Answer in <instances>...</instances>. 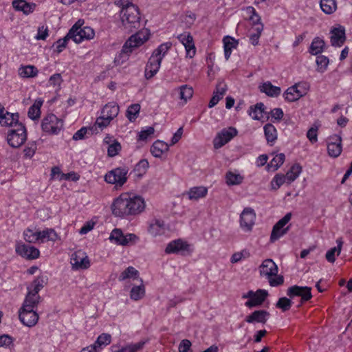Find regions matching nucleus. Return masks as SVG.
<instances>
[{
  "label": "nucleus",
  "instance_id": "31",
  "mask_svg": "<svg viewBox=\"0 0 352 352\" xmlns=\"http://www.w3.org/2000/svg\"><path fill=\"white\" fill-rule=\"evenodd\" d=\"M19 113H9L8 111H6L5 115L3 116V121L4 122H0V124L2 126H12L14 124L19 126H21V123L19 122Z\"/></svg>",
  "mask_w": 352,
  "mask_h": 352
},
{
  "label": "nucleus",
  "instance_id": "51",
  "mask_svg": "<svg viewBox=\"0 0 352 352\" xmlns=\"http://www.w3.org/2000/svg\"><path fill=\"white\" fill-rule=\"evenodd\" d=\"M316 64L318 66V71L319 72H324L329 64V58L323 55L317 56Z\"/></svg>",
  "mask_w": 352,
  "mask_h": 352
},
{
  "label": "nucleus",
  "instance_id": "56",
  "mask_svg": "<svg viewBox=\"0 0 352 352\" xmlns=\"http://www.w3.org/2000/svg\"><path fill=\"white\" fill-rule=\"evenodd\" d=\"M286 178L284 175L277 174L273 178L271 182L272 188L274 190H277L280 187L282 184H283L286 182Z\"/></svg>",
  "mask_w": 352,
  "mask_h": 352
},
{
  "label": "nucleus",
  "instance_id": "44",
  "mask_svg": "<svg viewBox=\"0 0 352 352\" xmlns=\"http://www.w3.org/2000/svg\"><path fill=\"white\" fill-rule=\"evenodd\" d=\"M245 12L249 16V19L252 22V28H256L258 24H263L261 22V17L253 7L249 6L246 8Z\"/></svg>",
  "mask_w": 352,
  "mask_h": 352
},
{
  "label": "nucleus",
  "instance_id": "47",
  "mask_svg": "<svg viewBox=\"0 0 352 352\" xmlns=\"http://www.w3.org/2000/svg\"><path fill=\"white\" fill-rule=\"evenodd\" d=\"M41 239L40 232L27 229L23 232V239L29 243H34Z\"/></svg>",
  "mask_w": 352,
  "mask_h": 352
},
{
  "label": "nucleus",
  "instance_id": "49",
  "mask_svg": "<svg viewBox=\"0 0 352 352\" xmlns=\"http://www.w3.org/2000/svg\"><path fill=\"white\" fill-rule=\"evenodd\" d=\"M170 43H165L163 44H161L153 52L152 56H155V58H160L161 60H162L163 57L166 54V53L168 52V49L170 47Z\"/></svg>",
  "mask_w": 352,
  "mask_h": 352
},
{
  "label": "nucleus",
  "instance_id": "22",
  "mask_svg": "<svg viewBox=\"0 0 352 352\" xmlns=\"http://www.w3.org/2000/svg\"><path fill=\"white\" fill-rule=\"evenodd\" d=\"M269 316L270 313L265 310H256L246 317L245 321L248 323L259 322L265 324Z\"/></svg>",
  "mask_w": 352,
  "mask_h": 352
},
{
  "label": "nucleus",
  "instance_id": "33",
  "mask_svg": "<svg viewBox=\"0 0 352 352\" xmlns=\"http://www.w3.org/2000/svg\"><path fill=\"white\" fill-rule=\"evenodd\" d=\"M336 243H337V247L331 248L326 253V255H325L326 259L329 263H334L336 261L335 254L337 252V255L338 256V255H340V254L341 252L342 247V244H343V241H342V239L341 238L338 239L336 240Z\"/></svg>",
  "mask_w": 352,
  "mask_h": 352
},
{
  "label": "nucleus",
  "instance_id": "58",
  "mask_svg": "<svg viewBox=\"0 0 352 352\" xmlns=\"http://www.w3.org/2000/svg\"><path fill=\"white\" fill-rule=\"evenodd\" d=\"M318 126L311 127L307 133V137L311 143H315L318 141Z\"/></svg>",
  "mask_w": 352,
  "mask_h": 352
},
{
  "label": "nucleus",
  "instance_id": "11",
  "mask_svg": "<svg viewBox=\"0 0 352 352\" xmlns=\"http://www.w3.org/2000/svg\"><path fill=\"white\" fill-rule=\"evenodd\" d=\"M237 135V130L234 127H229L221 130L213 140L214 147L218 149L230 141Z\"/></svg>",
  "mask_w": 352,
  "mask_h": 352
},
{
  "label": "nucleus",
  "instance_id": "23",
  "mask_svg": "<svg viewBox=\"0 0 352 352\" xmlns=\"http://www.w3.org/2000/svg\"><path fill=\"white\" fill-rule=\"evenodd\" d=\"M38 315L34 309L25 308L23 305V325L32 327L38 322Z\"/></svg>",
  "mask_w": 352,
  "mask_h": 352
},
{
  "label": "nucleus",
  "instance_id": "9",
  "mask_svg": "<svg viewBox=\"0 0 352 352\" xmlns=\"http://www.w3.org/2000/svg\"><path fill=\"white\" fill-rule=\"evenodd\" d=\"M82 22L78 20L69 30H73L72 40L76 43H80L84 39L89 40L94 38V31L90 27L81 28Z\"/></svg>",
  "mask_w": 352,
  "mask_h": 352
},
{
  "label": "nucleus",
  "instance_id": "60",
  "mask_svg": "<svg viewBox=\"0 0 352 352\" xmlns=\"http://www.w3.org/2000/svg\"><path fill=\"white\" fill-rule=\"evenodd\" d=\"M48 35L47 27L42 25L38 28V33L35 38L37 40H45Z\"/></svg>",
  "mask_w": 352,
  "mask_h": 352
},
{
  "label": "nucleus",
  "instance_id": "26",
  "mask_svg": "<svg viewBox=\"0 0 352 352\" xmlns=\"http://www.w3.org/2000/svg\"><path fill=\"white\" fill-rule=\"evenodd\" d=\"M148 231L153 236L163 234L165 232L164 222L160 219H154L150 224Z\"/></svg>",
  "mask_w": 352,
  "mask_h": 352
},
{
  "label": "nucleus",
  "instance_id": "62",
  "mask_svg": "<svg viewBox=\"0 0 352 352\" xmlns=\"http://www.w3.org/2000/svg\"><path fill=\"white\" fill-rule=\"evenodd\" d=\"M254 107L258 110V114L253 115L252 118L254 120H259L263 117L265 107L262 102L257 103Z\"/></svg>",
  "mask_w": 352,
  "mask_h": 352
},
{
  "label": "nucleus",
  "instance_id": "1",
  "mask_svg": "<svg viewBox=\"0 0 352 352\" xmlns=\"http://www.w3.org/2000/svg\"><path fill=\"white\" fill-rule=\"evenodd\" d=\"M145 206L144 199L141 196L122 193L113 201L111 210L116 217H126L141 213Z\"/></svg>",
  "mask_w": 352,
  "mask_h": 352
},
{
  "label": "nucleus",
  "instance_id": "21",
  "mask_svg": "<svg viewBox=\"0 0 352 352\" xmlns=\"http://www.w3.org/2000/svg\"><path fill=\"white\" fill-rule=\"evenodd\" d=\"M267 296V290L259 289L255 292V296L252 300L245 302V305L249 308L259 306L263 304Z\"/></svg>",
  "mask_w": 352,
  "mask_h": 352
},
{
  "label": "nucleus",
  "instance_id": "42",
  "mask_svg": "<svg viewBox=\"0 0 352 352\" xmlns=\"http://www.w3.org/2000/svg\"><path fill=\"white\" fill-rule=\"evenodd\" d=\"M139 274V272L132 266L128 267L124 271H123L118 277L120 281H123L127 278H137Z\"/></svg>",
  "mask_w": 352,
  "mask_h": 352
},
{
  "label": "nucleus",
  "instance_id": "6",
  "mask_svg": "<svg viewBox=\"0 0 352 352\" xmlns=\"http://www.w3.org/2000/svg\"><path fill=\"white\" fill-rule=\"evenodd\" d=\"M149 32L148 30L139 31L131 35L122 46L121 52L129 55L132 51L142 45L148 39Z\"/></svg>",
  "mask_w": 352,
  "mask_h": 352
},
{
  "label": "nucleus",
  "instance_id": "27",
  "mask_svg": "<svg viewBox=\"0 0 352 352\" xmlns=\"http://www.w3.org/2000/svg\"><path fill=\"white\" fill-rule=\"evenodd\" d=\"M208 189L204 186H195L190 188L186 192L190 200H197L206 196Z\"/></svg>",
  "mask_w": 352,
  "mask_h": 352
},
{
  "label": "nucleus",
  "instance_id": "7",
  "mask_svg": "<svg viewBox=\"0 0 352 352\" xmlns=\"http://www.w3.org/2000/svg\"><path fill=\"white\" fill-rule=\"evenodd\" d=\"M129 168L120 166L112 169L104 175V180L109 184H115L117 187L122 186L127 181Z\"/></svg>",
  "mask_w": 352,
  "mask_h": 352
},
{
  "label": "nucleus",
  "instance_id": "54",
  "mask_svg": "<svg viewBox=\"0 0 352 352\" xmlns=\"http://www.w3.org/2000/svg\"><path fill=\"white\" fill-rule=\"evenodd\" d=\"M144 342H138L137 343L131 344H129L124 347H122L120 351V352H136L141 349H142L143 346L144 345Z\"/></svg>",
  "mask_w": 352,
  "mask_h": 352
},
{
  "label": "nucleus",
  "instance_id": "10",
  "mask_svg": "<svg viewBox=\"0 0 352 352\" xmlns=\"http://www.w3.org/2000/svg\"><path fill=\"white\" fill-rule=\"evenodd\" d=\"M308 86L307 83H296L289 87L283 94L288 102H294L307 94Z\"/></svg>",
  "mask_w": 352,
  "mask_h": 352
},
{
  "label": "nucleus",
  "instance_id": "12",
  "mask_svg": "<svg viewBox=\"0 0 352 352\" xmlns=\"http://www.w3.org/2000/svg\"><path fill=\"white\" fill-rule=\"evenodd\" d=\"M256 214L251 208H245L240 216L241 228L246 232L251 231L254 224Z\"/></svg>",
  "mask_w": 352,
  "mask_h": 352
},
{
  "label": "nucleus",
  "instance_id": "63",
  "mask_svg": "<svg viewBox=\"0 0 352 352\" xmlns=\"http://www.w3.org/2000/svg\"><path fill=\"white\" fill-rule=\"evenodd\" d=\"M226 91L227 85L223 81H220L217 85L215 91L214 92L223 98L226 94Z\"/></svg>",
  "mask_w": 352,
  "mask_h": 352
},
{
  "label": "nucleus",
  "instance_id": "59",
  "mask_svg": "<svg viewBox=\"0 0 352 352\" xmlns=\"http://www.w3.org/2000/svg\"><path fill=\"white\" fill-rule=\"evenodd\" d=\"M88 130L92 131L93 127L89 129L86 127H82L80 130L77 131L74 134L72 139L74 140H80L85 139Z\"/></svg>",
  "mask_w": 352,
  "mask_h": 352
},
{
  "label": "nucleus",
  "instance_id": "38",
  "mask_svg": "<svg viewBox=\"0 0 352 352\" xmlns=\"http://www.w3.org/2000/svg\"><path fill=\"white\" fill-rule=\"evenodd\" d=\"M142 282L140 285L134 286L131 289L130 297L132 300H138L142 299L145 295V287L142 283V280L140 279Z\"/></svg>",
  "mask_w": 352,
  "mask_h": 352
},
{
  "label": "nucleus",
  "instance_id": "15",
  "mask_svg": "<svg viewBox=\"0 0 352 352\" xmlns=\"http://www.w3.org/2000/svg\"><path fill=\"white\" fill-rule=\"evenodd\" d=\"M311 287H309L294 285L288 288L287 295L292 298L295 296L301 297V301L303 302L311 298Z\"/></svg>",
  "mask_w": 352,
  "mask_h": 352
},
{
  "label": "nucleus",
  "instance_id": "17",
  "mask_svg": "<svg viewBox=\"0 0 352 352\" xmlns=\"http://www.w3.org/2000/svg\"><path fill=\"white\" fill-rule=\"evenodd\" d=\"M331 43L333 46L340 47L346 41L345 29L343 26L339 25L333 28L331 31Z\"/></svg>",
  "mask_w": 352,
  "mask_h": 352
},
{
  "label": "nucleus",
  "instance_id": "55",
  "mask_svg": "<svg viewBox=\"0 0 352 352\" xmlns=\"http://www.w3.org/2000/svg\"><path fill=\"white\" fill-rule=\"evenodd\" d=\"M38 69L31 65L23 66V77L34 78L38 75Z\"/></svg>",
  "mask_w": 352,
  "mask_h": 352
},
{
  "label": "nucleus",
  "instance_id": "30",
  "mask_svg": "<svg viewBox=\"0 0 352 352\" xmlns=\"http://www.w3.org/2000/svg\"><path fill=\"white\" fill-rule=\"evenodd\" d=\"M263 129L267 143L273 145L277 139V131L275 126L270 123H267L264 126Z\"/></svg>",
  "mask_w": 352,
  "mask_h": 352
},
{
  "label": "nucleus",
  "instance_id": "14",
  "mask_svg": "<svg viewBox=\"0 0 352 352\" xmlns=\"http://www.w3.org/2000/svg\"><path fill=\"white\" fill-rule=\"evenodd\" d=\"M109 239L117 245H126L130 242H135L138 236L134 234L124 235L121 230L116 228L111 232Z\"/></svg>",
  "mask_w": 352,
  "mask_h": 352
},
{
  "label": "nucleus",
  "instance_id": "24",
  "mask_svg": "<svg viewBox=\"0 0 352 352\" xmlns=\"http://www.w3.org/2000/svg\"><path fill=\"white\" fill-rule=\"evenodd\" d=\"M188 245L181 239H177L170 242L166 249V254H176L182 250H187Z\"/></svg>",
  "mask_w": 352,
  "mask_h": 352
},
{
  "label": "nucleus",
  "instance_id": "34",
  "mask_svg": "<svg viewBox=\"0 0 352 352\" xmlns=\"http://www.w3.org/2000/svg\"><path fill=\"white\" fill-rule=\"evenodd\" d=\"M40 256V251L38 248L31 245L23 244V257L28 260L36 259Z\"/></svg>",
  "mask_w": 352,
  "mask_h": 352
},
{
  "label": "nucleus",
  "instance_id": "32",
  "mask_svg": "<svg viewBox=\"0 0 352 352\" xmlns=\"http://www.w3.org/2000/svg\"><path fill=\"white\" fill-rule=\"evenodd\" d=\"M325 43L324 40L320 38L319 37H316L314 38L311 43L309 52L313 55H318L323 51Z\"/></svg>",
  "mask_w": 352,
  "mask_h": 352
},
{
  "label": "nucleus",
  "instance_id": "41",
  "mask_svg": "<svg viewBox=\"0 0 352 352\" xmlns=\"http://www.w3.org/2000/svg\"><path fill=\"white\" fill-rule=\"evenodd\" d=\"M140 111V105L139 104H131L126 112V116L130 122H134L138 118Z\"/></svg>",
  "mask_w": 352,
  "mask_h": 352
},
{
  "label": "nucleus",
  "instance_id": "39",
  "mask_svg": "<svg viewBox=\"0 0 352 352\" xmlns=\"http://www.w3.org/2000/svg\"><path fill=\"white\" fill-rule=\"evenodd\" d=\"M285 159V156L284 153L276 155L267 164V170L272 171L276 170L283 164Z\"/></svg>",
  "mask_w": 352,
  "mask_h": 352
},
{
  "label": "nucleus",
  "instance_id": "25",
  "mask_svg": "<svg viewBox=\"0 0 352 352\" xmlns=\"http://www.w3.org/2000/svg\"><path fill=\"white\" fill-rule=\"evenodd\" d=\"M169 145L160 140L155 141L151 147V152L155 157H160L164 152L168 151Z\"/></svg>",
  "mask_w": 352,
  "mask_h": 352
},
{
  "label": "nucleus",
  "instance_id": "20",
  "mask_svg": "<svg viewBox=\"0 0 352 352\" xmlns=\"http://www.w3.org/2000/svg\"><path fill=\"white\" fill-rule=\"evenodd\" d=\"M177 38L184 45L187 56L192 58L196 52L192 36L190 34L184 33L179 34Z\"/></svg>",
  "mask_w": 352,
  "mask_h": 352
},
{
  "label": "nucleus",
  "instance_id": "35",
  "mask_svg": "<svg viewBox=\"0 0 352 352\" xmlns=\"http://www.w3.org/2000/svg\"><path fill=\"white\" fill-rule=\"evenodd\" d=\"M174 91H177L179 93V99L184 100L185 102L191 98L193 95L192 88L187 85H182L179 88L175 89Z\"/></svg>",
  "mask_w": 352,
  "mask_h": 352
},
{
  "label": "nucleus",
  "instance_id": "50",
  "mask_svg": "<svg viewBox=\"0 0 352 352\" xmlns=\"http://www.w3.org/2000/svg\"><path fill=\"white\" fill-rule=\"evenodd\" d=\"M292 302L286 297H282L278 299L276 304V307L280 309L283 311H287L290 309Z\"/></svg>",
  "mask_w": 352,
  "mask_h": 352
},
{
  "label": "nucleus",
  "instance_id": "46",
  "mask_svg": "<svg viewBox=\"0 0 352 352\" xmlns=\"http://www.w3.org/2000/svg\"><path fill=\"white\" fill-rule=\"evenodd\" d=\"M253 32L250 34V41L253 45H256L258 43V39L263 30V24H258L256 28H252Z\"/></svg>",
  "mask_w": 352,
  "mask_h": 352
},
{
  "label": "nucleus",
  "instance_id": "53",
  "mask_svg": "<svg viewBox=\"0 0 352 352\" xmlns=\"http://www.w3.org/2000/svg\"><path fill=\"white\" fill-rule=\"evenodd\" d=\"M121 144L117 140H113L111 144H109L107 153L109 157H115L121 150Z\"/></svg>",
  "mask_w": 352,
  "mask_h": 352
},
{
  "label": "nucleus",
  "instance_id": "4",
  "mask_svg": "<svg viewBox=\"0 0 352 352\" xmlns=\"http://www.w3.org/2000/svg\"><path fill=\"white\" fill-rule=\"evenodd\" d=\"M43 287V279L42 278H36L30 286L27 287L28 294L23 300V305L25 308L34 309L39 302V291Z\"/></svg>",
  "mask_w": 352,
  "mask_h": 352
},
{
  "label": "nucleus",
  "instance_id": "2",
  "mask_svg": "<svg viewBox=\"0 0 352 352\" xmlns=\"http://www.w3.org/2000/svg\"><path fill=\"white\" fill-rule=\"evenodd\" d=\"M116 5L121 8L120 16L121 28L130 33L140 28V14L138 8L126 0H119Z\"/></svg>",
  "mask_w": 352,
  "mask_h": 352
},
{
  "label": "nucleus",
  "instance_id": "8",
  "mask_svg": "<svg viewBox=\"0 0 352 352\" xmlns=\"http://www.w3.org/2000/svg\"><path fill=\"white\" fill-rule=\"evenodd\" d=\"M63 122L53 113L46 116L42 120V130L50 135H56L63 129Z\"/></svg>",
  "mask_w": 352,
  "mask_h": 352
},
{
  "label": "nucleus",
  "instance_id": "29",
  "mask_svg": "<svg viewBox=\"0 0 352 352\" xmlns=\"http://www.w3.org/2000/svg\"><path fill=\"white\" fill-rule=\"evenodd\" d=\"M223 41L224 45L225 58L228 60L230 57L232 50L237 47L238 41L231 36H226L223 38Z\"/></svg>",
  "mask_w": 352,
  "mask_h": 352
},
{
  "label": "nucleus",
  "instance_id": "37",
  "mask_svg": "<svg viewBox=\"0 0 352 352\" xmlns=\"http://www.w3.org/2000/svg\"><path fill=\"white\" fill-rule=\"evenodd\" d=\"M320 6L322 10L327 14L333 13L337 9L336 0H320Z\"/></svg>",
  "mask_w": 352,
  "mask_h": 352
},
{
  "label": "nucleus",
  "instance_id": "13",
  "mask_svg": "<svg viewBox=\"0 0 352 352\" xmlns=\"http://www.w3.org/2000/svg\"><path fill=\"white\" fill-rule=\"evenodd\" d=\"M342 138L336 134L331 135L328 138L327 152L330 157H338L342 153Z\"/></svg>",
  "mask_w": 352,
  "mask_h": 352
},
{
  "label": "nucleus",
  "instance_id": "18",
  "mask_svg": "<svg viewBox=\"0 0 352 352\" xmlns=\"http://www.w3.org/2000/svg\"><path fill=\"white\" fill-rule=\"evenodd\" d=\"M16 129L9 130L7 135L8 144L14 148H19L22 145V125Z\"/></svg>",
  "mask_w": 352,
  "mask_h": 352
},
{
  "label": "nucleus",
  "instance_id": "43",
  "mask_svg": "<svg viewBox=\"0 0 352 352\" xmlns=\"http://www.w3.org/2000/svg\"><path fill=\"white\" fill-rule=\"evenodd\" d=\"M226 179L228 185H239L242 183L243 177L240 174L229 171L226 173Z\"/></svg>",
  "mask_w": 352,
  "mask_h": 352
},
{
  "label": "nucleus",
  "instance_id": "5",
  "mask_svg": "<svg viewBox=\"0 0 352 352\" xmlns=\"http://www.w3.org/2000/svg\"><path fill=\"white\" fill-rule=\"evenodd\" d=\"M119 113V106L115 102H109L104 105L101 116L97 118L95 122V126L103 129L107 126L111 121Z\"/></svg>",
  "mask_w": 352,
  "mask_h": 352
},
{
  "label": "nucleus",
  "instance_id": "45",
  "mask_svg": "<svg viewBox=\"0 0 352 352\" xmlns=\"http://www.w3.org/2000/svg\"><path fill=\"white\" fill-rule=\"evenodd\" d=\"M111 336L108 333H102L100 335L96 341L92 344L96 349H100L103 346H107L111 343Z\"/></svg>",
  "mask_w": 352,
  "mask_h": 352
},
{
  "label": "nucleus",
  "instance_id": "16",
  "mask_svg": "<svg viewBox=\"0 0 352 352\" xmlns=\"http://www.w3.org/2000/svg\"><path fill=\"white\" fill-rule=\"evenodd\" d=\"M71 264L74 269H87L89 265V260L86 254L82 251L74 253L71 258Z\"/></svg>",
  "mask_w": 352,
  "mask_h": 352
},
{
  "label": "nucleus",
  "instance_id": "3",
  "mask_svg": "<svg viewBox=\"0 0 352 352\" xmlns=\"http://www.w3.org/2000/svg\"><path fill=\"white\" fill-rule=\"evenodd\" d=\"M278 268L276 264L270 258L265 259L259 266V273L265 276L272 287H277L284 282L283 276H277Z\"/></svg>",
  "mask_w": 352,
  "mask_h": 352
},
{
  "label": "nucleus",
  "instance_id": "52",
  "mask_svg": "<svg viewBox=\"0 0 352 352\" xmlns=\"http://www.w3.org/2000/svg\"><path fill=\"white\" fill-rule=\"evenodd\" d=\"M289 230V226L285 228H278V230L275 229V226H274L271 236L270 241L271 242H274L278 240L279 238L285 235Z\"/></svg>",
  "mask_w": 352,
  "mask_h": 352
},
{
  "label": "nucleus",
  "instance_id": "19",
  "mask_svg": "<svg viewBox=\"0 0 352 352\" xmlns=\"http://www.w3.org/2000/svg\"><path fill=\"white\" fill-rule=\"evenodd\" d=\"M161 62V58L160 57L155 58L153 56L150 57L148 63L146 65L144 72L145 78L146 79L151 78L157 74L160 69Z\"/></svg>",
  "mask_w": 352,
  "mask_h": 352
},
{
  "label": "nucleus",
  "instance_id": "64",
  "mask_svg": "<svg viewBox=\"0 0 352 352\" xmlns=\"http://www.w3.org/2000/svg\"><path fill=\"white\" fill-rule=\"evenodd\" d=\"M192 344L189 340H182L179 345V352H188Z\"/></svg>",
  "mask_w": 352,
  "mask_h": 352
},
{
  "label": "nucleus",
  "instance_id": "40",
  "mask_svg": "<svg viewBox=\"0 0 352 352\" xmlns=\"http://www.w3.org/2000/svg\"><path fill=\"white\" fill-rule=\"evenodd\" d=\"M72 34H73V30H69V32L63 38L58 39L54 43L53 46H56V51L58 54L63 51V50L66 47L69 40H72Z\"/></svg>",
  "mask_w": 352,
  "mask_h": 352
},
{
  "label": "nucleus",
  "instance_id": "57",
  "mask_svg": "<svg viewBox=\"0 0 352 352\" xmlns=\"http://www.w3.org/2000/svg\"><path fill=\"white\" fill-rule=\"evenodd\" d=\"M155 129L153 126H148L146 129L142 130L138 135V140H146L148 137L153 134Z\"/></svg>",
  "mask_w": 352,
  "mask_h": 352
},
{
  "label": "nucleus",
  "instance_id": "28",
  "mask_svg": "<svg viewBox=\"0 0 352 352\" xmlns=\"http://www.w3.org/2000/svg\"><path fill=\"white\" fill-rule=\"evenodd\" d=\"M260 91L270 97H277L280 95L281 89L279 87L274 86L270 82H264L260 87Z\"/></svg>",
  "mask_w": 352,
  "mask_h": 352
},
{
  "label": "nucleus",
  "instance_id": "61",
  "mask_svg": "<svg viewBox=\"0 0 352 352\" xmlns=\"http://www.w3.org/2000/svg\"><path fill=\"white\" fill-rule=\"evenodd\" d=\"M292 218V214L290 212L287 213L282 219H280L274 226L275 229L284 228V226L290 221Z\"/></svg>",
  "mask_w": 352,
  "mask_h": 352
},
{
  "label": "nucleus",
  "instance_id": "36",
  "mask_svg": "<svg viewBox=\"0 0 352 352\" xmlns=\"http://www.w3.org/2000/svg\"><path fill=\"white\" fill-rule=\"evenodd\" d=\"M302 171V166L298 164H294L286 173L285 178L289 184L293 182Z\"/></svg>",
  "mask_w": 352,
  "mask_h": 352
},
{
  "label": "nucleus",
  "instance_id": "48",
  "mask_svg": "<svg viewBox=\"0 0 352 352\" xmlns=\"http://www.w3.org/2000/svg\"><path fill=\"white\" fill-rule=\"evenodd\" d=\"M41 239H47L48 241H56L59 237L54 229H46L40 232Z\"/></svg>",
  "mask_w": 352,
  "mask_h": 352
}]
</instances>
